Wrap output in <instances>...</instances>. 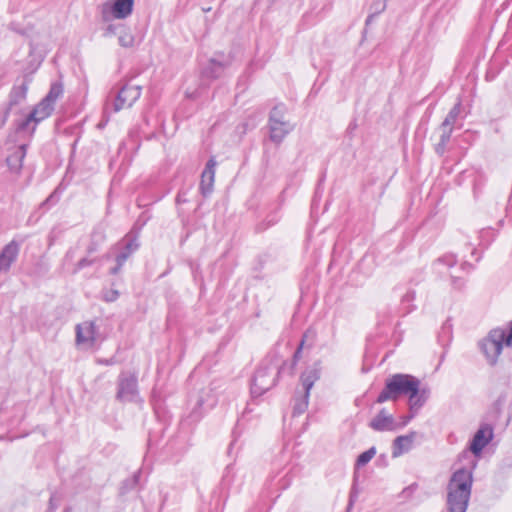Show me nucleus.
Listing matches in <instances>:
<instances>
[{
    "mask_svg": "<svg viewBox=\"0 0 512 512\" xmlns=\"http://www.w3.org/2000/svg\"><path fill=\"white\" fill-rule=\"evenodd\" d=\"M303 344H304V340L301 341L299 347L297 348V350L294 352V355H293V363L291 364V367H290V370L291 372L293 371L294 369V366L296 365L297 361L300 359L301 357V351H302V347H303Z\"/></svg>",
    "mask_w": 512,
    "mask_h": 512,
    "instance_id": "37",
    "label": "nucleus"
},
{
    "mask_svg": "<svg viewBox=\"0 0 512 512\" xmlns=\"http://www.w3.org/2000/svg\"><path fill=\"white\" fill-rule=\"evenodd\" d=\"M54 110V105L50 102H47L43 99L39 104H37L34 109L30 112L31 117L35 119V125L40 123L42 120L46 119L51 115Z\"/></svg>",
    "mask_w": 512,
    "mask_h": 512,
    "instance_id": "19",
    "label": "nucleus"
},
{
    "mask_svg": "<svg viewBox=\"0 0 512 512\" xmlns=\"http://www.w3.org/2000/svg\"><path fill=\"white\" fill-rule=\"evenodd\" d=\"M285 106L283 104L276 105L272 108L269 115V138L279 145L285 137L294 129V126L284 120Z\"/></svg>",
    "mask_w": 512,
    "mask_h": 512,
    "instance_id": "5",
    "label": "nucleus"
},
{
    "mask_svg": "<svg viewBox=\"0 0 512 512\" xmlns=\"http://www.w3.org/2000/svg\"><path fill=\"white\" fill-rule=\"evenodd\" d=\"M508 335L501 328L492 329L488 335L479 341L478 346L489 365L494 366L503 350V344L507 345Z\"/></svg>",
    "mask_w": 512,
    "mask_h": 512,
    "instance_id": "4",
    "label": "nucleus"
},
{
    "mask_svg": "<svg viewBox=\"0 0 512 512\" xmlns=\"http://www.w3.org/2000/svg\"><path fill=\"white\" fill-rule=\"evenodd\" d=\"M202 405H203V399L200 398L197 400L194 409L192 410V412L189 415V418L192 421H199L201 419L202 413L199 411V409L202 407Z\"/></svg>",
    "mask_w": 512,
    "mask_h": 512,
    "instance_id": "34",
    "label": "nucleus"
},
{
    "mask_svg": "<svg viewBox=\"0 0 512 512\" xmlns=\"http://www.w3.org/2000/svg\"><path fill=\"white\" fill-rule=\"evenodd\" d=\"M278 221V218L276 215H273L271 218L267 219L266 221H264L263 223H260L257 225L256 227V230L258 232H261V231H264L265 229H267L268 227L274 225L276 222Z\"/></svg>",
    "mask_w": 512,
    "mask_h": 512,
    "instance_id": "35",
    "label": "nucleus"
},
{
    "mask_svg": "<svg viewBox=\"0 0 512 512\" xmlns=\"http://www.w3.org/2000/svg\"><path fill=\"white\" fill-rule=\"evenodd\" d=\"M376 454V448L373 446L371 448H369L368 450L364 451L363 453H361L357 460H356V466L357 467H362V466H365L366 464H368L371 459L375 456Z\"/></svg>",
    "mask_w": 512,
    "mask_h": 512,
    "instance_id": "29",
    "label": "nucleus"
},
{
    "mask_svg": "<svg viewBox=\"0 0 512 512\" xmlns=\"http://www.w3.org/2000/svg\"><path fill=\"white\" fill-rule=\"evenodd\" d=\"M309 396L304 393H301L299 390L295 392V395L293 397V409H292V415L299 416L303 414L309 403Z\"/></svg>",
    "mask_w": 512,
    "mask_h": 512,
    "instance_id": "22",
    "label": "nucleus"
},
{
    "mask_svg": "<svg viewBox=\"0 0 512 512\" xmlns=\"http://www.w3.org/2000/svg\"><path fill=\"white\" fill-rule=\"evenodd\" d=\"M118 296H119L118 291L113 290V291L110 292L109 295L105 296V300L109 301V302H112V301H115L118 298Z\"/></svg>",
    "mask_w": 512,
    "mask_h": 512,
    "instance_id": "41",
    "label": "nucleus"
},
{
    "mask_svg": "<svg viewBox=\"0 0 512 512\" xmlns=\"http://www.w3.org/2000/svg\"><path fill=\"white\" fill-rule=\"evenodd\" d=\"M457 260L454 255H445L434 263V269L438 272H442V268H451L456 264Z\"/></svg>",
    "mask_w": 512,
    "mask_h": 512,
    "instance_id": "27",
    "label": "nucleus"
},
{
    "mask_svg": "<svg viewBox=\"0 0 512 512\" xmlns=\"http://www.w3.org/2000/svg\"><path fill=\"white\" fill-rule=\"evenodd\" d=\"M286 363L281 366L272 363H263L255 372L251 385V394L253 397H259L266 391L273 388L279 375L285 370Z\"/></svg>",
    "mask_w": 512,
    "mask_h": 512,
    "instance_id": "3",
    "label": "nucleus"
},
{
    "mask_svg": "<svg viewBox=\"0 0 512 512\" xmlns=\"http://www.w3.org/2000/svg\"><path fill=\"white\" fill-rule=\"evenodd\" d=\"M376 16L377 15L375 13L371 12L366 19V25H369L376 18Z\"/></svg>",
    "mask_w": 512,
    "mask_h": 512,
    "instance_id": "44",
    "label": "nucleus"
},
{
    "mask_svg": "<svg viewBox=\"0 0 512 512\" xmlns=\"http://www.w3.org/2000/svg\"><path fill=\"white\" fill-rule=\"evenodd\" d=\"M20 252V243L12 240L0 252V273L8 272L17 260Z\"/></svg>",
    "mask_w": 512,
    "mask_h": 512,
    "instance_id": "12",
    "label": "nucleus"
},
{
    "mask_svg": "<svg viewBox=\"0 0 512 512\" xmlns=\"http://www.w3.org/2000/svg\"><path fill=\"white\" fill-rule=\"evenodd\" d=\"M369 426L375 431L395 430V422L392 415L382 409L369 423Z\"/></svg>",
    "mask_w": 512,
    "mask_h": 512,
    "instance_id": "17",
    "label": "nucleus"
},
{
    "mask_svg": "<svg viewBox=\"0 0 512 512\" xmlns=\"http://www.w3.org/2000/svg\"><path fill=\"white\" fill-rule=\"evenodd\" d=\"M493 439V428L488 424H483L475 433L471 444L470 450L474 455H479L482 450Z\"/></svg>",
    "mask_w": 512,
    "mask_h": 512,
    "instance_id": "11",
    "label": "nucleus"
},
{
    "mask_svg": "<svg viewBox=\"0 0 512 512\" xmlns=\"http://www.w3.org/2000/svg\"><path fill=\"white\" fill-rule=\"evenodd\" d=\"M74 257V251L72 249L68 250L65 255L66 260H72Z\"/></svg>",
    "mask_w": 512,
    "mask_h": 512,
    "instance_id": "45",
    "label": "nucleus"
},
{
    "mask_svg": "<svg viewBox=\"0 0 512 512\" xmlns=\"http://www.w3.org/2000/svg\"><path fill=\"white\" fill-rule=\"evenodd\" d=\"M139 246L137 237L131 234H127L120 240L115 246V249L119 251L115 258L116 266L110 270V273L113 275L118 274L127 259L138 250Z\"/></svg>",
    "mask_w": 512,
    "mask_h": 512,
    "instance_id": "8",
    "label": "nucleus"
},
{
    "mask_svg": "<svg viewBox=\"0 0 512 512\" xmlns=\"http://www.w3.org/2000/svg\"><path fill=\"white\" fill-rule=\"evenodd\" d=\"M227 65L228 63L210 59L207 66L203 69L202 74L206 78L217 79L222 76Z\"/></svg>",
    "mask_w": 512,
    "mask_h": 512,
    "instance_id": "20",
    "label": "nucleus"
},
{
    "mask_svg": "<svg viewBox=\"0 0 512 512\" xmlns=\"http://www.w3.org/2000/svg\"><path fill=\"white\" fill-rule=\"evenodd\" d=\"M97 363L101 364V365H105V366H111V365H115L117 363V360L115 357H111V358H108V359H97Z\"/></svg>",
    "mask_w": 512,
    "mask_h": 512,
    "instance_id": "39",
    "label": "nucleus"
},
{
    "mask_svg": "<svg viewBox=\"0 0 512 512\" xmlns=\"http://www.w3.org/2000/svg\"><path fill=\"white\" fill-rule=\"evenodd\" d=\"M216 165L217 162L215 158L211 157L207 161L206 166L201 174L199 189L203 197H208L213 192Z\"/></svg>",
    "mask_w": 512,
    "mask_h": 512,
    "instance_id": "13",
    "label": "nucleus"
},
{
    "mask_svg": "<svg viewBox=\"0 0 512 512\" xmlns=\"http://www.w3.org/2000/svg\"><path fill=\"white\" fill-rule=\"evenodd\" d=\"M139 477H140V471H137L133 474V476L131 478L123 481L122 486H121V493L125 494V493L129 492L130 490L134 489L139 482Z\"/></svg>",
    "mask_w": 512,
    "mask_h": 512,
    "instance_id": "30",
    "label": "nucleus"
},
{
    "mask_svg": "<svg viewBox=\"0 0 512 512\" xmlns=\"http://www.w3.org/2000/svg\"><path fill=\"white\" fill-rule=\"evenodd\" d=\"M319 378V373L317 370H309L305 371L301 374L300 380L302 385L301 393L306 395H310V390L312 389L315 381Z\"/></svg>",
    "mask_w": 512,
    "mask_h": 512,
    "instance_id": "23",
    "label": "nucleus"
},
{
    "mask_svg": "<svg viewBox=\"0 0 512 512\" xmlns=\"http://www.w3.org/2000/svg\"><path fill=\"white\" fill-rule=\"evenodd\" d=\"M63 94V85L61 82L52 83L48 94L45 96V100L55 106L57 99Z\"/></svg>",
    "mask_w": 512,
    "mask_h": 512,
    "instance_id": "25",
    "label": "nucleus"
},
{
    "mask_svg": "<svg viewBox=\"0 0 512 512\" xmlns=\"http://www.w3.org/2000/svg\"><path fill=\"white\" fill-rule=\"evenodd\" d=\"M106 240V234L105 231L98 227L93 230L91 233L90 242L87 246V254L91 255L95 252H97L100 248V246L105 242Z\"/></svg>",
    "mask_w": 512,
    "mask_h": 512,
    "instance_id": "21",
    "label": "nucleus"
},
{
    "mask_svg": "<svg viewBox=\"0 0 512 512\" xmlns=\"http://www.w3.org/2000/svg\"><path fill=\"white\" fill-rule=\"evenodd\" d=\"M450 138H451V134H448V132H441L440 140L435 145V152L439 156L444 155V153L446 152V146H447L448 142L450 141Z\"/></svg>",
    "mask_w": 512,
    "mask_h": 512,
    "instance_id": "31",
    "label": "nucleus"
},
{
    "mask_svg": "<svg viewBox=\"0 0 512 512\" xmlns=\"http://www.w3.org/2000/svg\"><path fill=\"white\" fill-rule=\"evenodd\" d=\"M450 328L451 326L447 322L443 326V330H447L448 332H450Z\"/></svg>",
    "mask_w": 512,
    "mask_h": 512,
    "instance_id": "46",
    "label": "nucleus"
},
{
    "mask_svg": "<svg viewBox=\"0 0 512 512\" xmlns=\"http://www.w3.org/2000/svg\"><path fill=\"white\" fill-rule=\"evenodd\" d=\"M472 472L461 468L455 471L448 484V512H466L472 488Z\"/></svg>",
    "mask_w": 512,
    "mask_h": 512,
    "instance_id": "2",
    "label": "nucleus"
},
{
    "mask_svg": "<svg viewBox=\"0 0 512 512\" xmlns=\"http://www.w3.org/2000/svg\"><path fill=\"white\" fill-rule=\"evenodd\" d=\"M98 339V329L93 321H85L76 326V342L88 348L93 347Z\"/></svg>",
    "mask_w": 512,
    "mask_h": 512,
    "instance_id": "10",
    "label": "nucleus"
},
{
    "mask_svg": "<svg viewBox=\"0 0 512 512\" xmlns=\"http://www.w3.org/2000/svg\"><path fill=\"white\" fill-rule=\"evenodd\" d=\"M35 125V119L31 117V114L29 113L25 119L18 121L16 124V131L17 132H26L28 131L30 135H32L36 129Z\"/></svg>",
    "mask_w": 512,
    "mask_h": 512,
    "instance_id": "24",
    "label": "nucleus"
},
{
    "mask_svg": "<svg viewBox=\"0 0 512 512\" xmlns=\"http://www.w3.org/2000/svg\"><path fill=\"white\" fill-rule=\"evenodd\" d=\"M12 108H10L9 106L6 107L2 117H1V120H0V126H4L9 118V115H10V112H11Z\"/></svg>",
    "mask_w": 512,
    "mask_h": 512,
    "instance_id": "40",
    "label": "nucleus"
},
{
    "mask_svg": "<svg viewBox=\"0 0 512 512\" xmlns=\"http://www.w3.org/2000/svg\"><path fill=\"white\" fill-rule=\"evenodd\" d=\"M463 266H469L470 268H472V266L470 264H468L467 262H464Z\"/></svg>",
    "mask_w": 512,
    "mask_h": 512,
    "instance_id": "47",
    "label": "nucleus"
},
{
    "mask_svg": "<svg viewBox=\"0 0 512 512\" xmlns=\"http://www.w3.org/2000/svg\"><path fill=\"white\" fill-rule=\"evenodd\" d=\"M416 299V292L414 290H408L401 299V304L406 313H410L415 309L413 304Z\"/></svg>",
    "mask_w": 512,
    "mask_h": 512,
    "instance_id": "26",
    "label": "nucleus"
},
{
    "mask_svg": "<svg viewBox=\"0 0 512 512\" xmlns=\"http://www.w3.org/2000/svg\"><path fill=\"white\" fill-rule=\"evenodd\" d=\"M134 0L106 1L100 6L101 18L104 22L112 19H125L132 14Z\"/></svg>",
    "mask_w": 512,
    "mask_h": 512,
    "instance_id": "6",
    "label": "nucleus"
},
{
    "mask_svg": "<svg viewBox=\"0 0 512 512\" xmlns=\"http://www.w3.org/2000/svg\"><path fill=\"white\" fill-rule=\"evenodd\" d=\"M415 437L416 432L414 431L407 435L396 437L392 445V457L396 458L410 451L412 449Z\"/></svg>",
    "mask_w": 512,
    "mask_h": 512,
    "instance_id": "16",
    "label": "nucleus"
},
{
    "mask_svg": "<svg viewBox=\"0 0 512 512\" xmlns=\"http://www.w3.org/2000/svg\"><path fill=\"white\" fill-rule=\"evenodd\" d=\"M412 417H413V416H409V417H408V419H407V421H406L404 424H406L410 419H412Z\"/></svg>",
    "mask_w": 512,
    "mask_h": 512,
    "instance_id": "48",
    "label": "nucleus"
},
{
    "mask_svg": "<svg viewBox=\"0 0 512 512\" xmlns=\"http://www.w3.org/2000/svg\"><path fill=\"white\" fill-rule=\"evenodd\" d=\"M27 153V145L21 144L15 147L14 150L7 156L6 163L11 173L20 175L23 161Z\"/></svg>",
    "mask_w": 512,
    "mask_h": 512,
    "instance_id": "14",
    "label": "nucleus"
},
{
    "mask_svg": "<svg viewBox=\"0 0 512 512\" xmlns=\"http://www.w3.org/2000/svg\"><path fill=\"white\" fill-rule=\"evenodd\" d=\"M96 260H97V258H89V257H84V258L80 259L76 263V265H75V267L73 269V274H76L80 270L93 265L96 262Z\"/></svg>",
    "mask_w": 512,
    "mask_h": 512,
    "instance_id": "32",
    "label": "nucleus"
},
{
    "mask_svg": "<svg viewBox=\"0 0 512 512\" xmlns=\"http://www.w3.org/2000/svg\"><path fill=\"white\" fill-rule=\"evenodd\" d=\"M59 197L56 194V191H54L43 203L42 206L46 205H54L58 202Z\"/></svg>",
    "mask_w": 512,
    "mask_h": 512,
    "instance_id": "38",
    "label": "nucleus"
},
{
    "mask_svg": "<svg viewBox=\"0 0 512 512\" xmlns=\"http://www.w3.org/2000/svg\"><path fill=\"white\" fill-rule=\"evenodd\" d=\"M138 395V379L135 374L122 372L118 378L116 398L119 401H133Z\"/></svg>",
    "mask_w": 512,
    "mask_h": 512,
    "instance_id": "9",
    "label": "nucleus"
},
{
    "mask_svg": "<svg viewBox=\"0 0 512 512\" xmlns=\"http://www.w3.org/2000/svg\"><path fill=\"white\" fill-rule=\"evenodd\" d=\"M142 87L139 85H132L130 83L124 84L115 94L112 102L113 112H119L122 109L130 108L140 98Z\"/></svg>",
    "mask_w": 512,
    "mask_h": 512,
    "instance_id": "7",
    "label": "nucleus"
},
{
    "mask_svg": "<svg viewBox=\"0 0 512 512\" xmlns=\"http://www.w3.org/2000/svg\"><path fill=\"white\" fill-rule=\"evenodd\" d=\"M401 396H408L410 411L416 413L429 399L430 389L421 386L420 380L413 375L397 373L386 379L376 402L395 401Z\"/></svg>",
    "mask_w": 512,
    "mask_h": 512,
    "instance_id": "1",
    "label": "nucleus"
},
{
    "mask_svg": "<svg viewBox=\"0 0 512 512\" xmlns=\"http://www.w3.org/2000/svg\"><path fill=\"white\" fill-rule=\"evenodd\" d=\"M461 102L458 101L452 109L449 111L443 122L441 123L439 129L441 132H448V134L453 133V130L455 127H461L462 124L459 123L460 121V114H461Z\"/></svg>",
    "mask_w": 512,
    "mask_h": 512,
    "instance_id": "15",
    "label": "nucleus"
},
{
    "mask_svg": "<svg viewBox=\"0 0 512 512\" xmlns=\"http://www.w3.org/2000/svg\"><path fill=\"white\" fill-rule=\"evenodd\" d=\"M386 1L387 0H374L370 6V11L379 15L386 9Z\"/></svg>",
    "mask_w": 512,
    "mask_h": 512,
    "instance_id": "33",
    "label": "nucleus"
},
{
    "mask_svg": "<svg viewBox=\"0 0 512 512\" xmlns=\"http://www.w3.org/2000/svg\"><path fill=\"white\" fill-rule=\"evenodd\" d=\"M507 346H512V321H511V325H510V329H509Z\"/></svg>",
    "mask_w": 512,
    "mask_h": 512,
    "instance_id": "43",
    "label": "nucleus"
},
{
    "mask_svg": "<svg viewBox=\"0 0 512 512\" xmlns=\"http://www.w3.org/2000/svg\"><path fill=\"white\" fill-rule=\"evenodd\" d=\"M29 83L30 79L26 77L21 85H14L12 87L7 106L13 108L26 99Z\"/></svg>",
    "mask_w": 512,
    "mask_h": 512,
    "instance_id": "18",
    "label": "nucleus"
},
{
    "mask_svg": "<svg viewBox=\"0 0 512 512\" xmlns=\"http://www.w3.org/2000/svg\"><path fill=\"white\" fill-rule=\"evenodd\" d=\"M118 42L122 47H125V48H130L134 44L133 35L124 26L119 31Z\"/></svg>",
    "mask_w": 512,
    "mask_h": 512,
    "instance_id": "28",
    "label": "nucleus"
},
{
    "mask_svg": "<svg viewBox=\"0 0 512 512\" xmlns=\"http://www.w3.org/2000/svg\"><path fill=\"white\" fill-rule=\"evenodd\" d=\"M123 26L121 25H114V24H109L106 29L104 30V33H103V36L104 37H111L113 35H116V34H119V31L120 29L122 28Z\"/></svg>",
    "mask_w": 512,
    "mask_h": 512,
    "instance_id": "36",
    "label": "nucleus"
},
{
    "mask_svg": "<svg viewBox=\"0 0 512 512\" xmlns=\"http://www.w3.org/2000/svg\"><path fill=\"white\" fill-rule=\"evenodd\" d=\"M463 280L452 276V285L455 288H461L463 286Z\"/></svg>",
    "mask_w": 512,
    "mask_h": 512,
    "instance_id": "42",
    "label": "nucleus"
}]
</instances>
